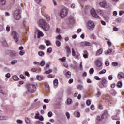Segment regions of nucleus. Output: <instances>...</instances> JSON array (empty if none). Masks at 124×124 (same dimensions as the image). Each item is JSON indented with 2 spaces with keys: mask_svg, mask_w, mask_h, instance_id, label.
<instances>
[{
  "mask_svg": "<svg viewBox=\"0 0 124 124\" xmlns=\"http://www.w3.org/2000/svg\"><path fill=\"white\" fill-rule=\"evenodd\" d=\"M38 25L41 28H42L43 30L46 31H48L50 30V25L45 22V20L43 19H40L38 21Z\"/></svg>",
  "mask_w": 124,
  "mask_h": 124,
  "instance_id": "f257e3e1",
  "label": "nucleus"
},
{
  "mask_svg": "<svg viewBox=\"0 0 124 124\" xmlns=\"http://www.w3.org/2000/svg\"><path fill=\"white\" fill-rule=\"evenodd\" d=\"M67 14H68V9L67 8H64L62 9L60 12V16L62 19L66 17Z\"/></svg>",
  "mask_w": 124,
  "mask_h": 124,
  "instance_id": "f03ea898",
  "label": "nucleus"
},
{
  "mask_svg": "<svg viewBox=\"0 0 124 124\" xmlns=\"http://www.w3.org/2000/svg\"><path fill=\"white\" fill-rule=\"evenodd\" d=\"M14 18L16 20H20L21 19V10L18 9L16 11L14 14Z\"/></svg>",
  "mask_w": 124,
  "mask_h": 124,
  "instance_id": "7ed1b4c3",
  "label": "nucleus"
},
{
  "mask_svg": "<svg viewBox=\"0 0 124 124\" xmlns=\"http://www.w3.org/2000/svg\"><path fill=\"white\" fill-rule=\"evenodd\" d=\"M12 35L16 42H18L19 41V34L15 31H13L12 32Z\"/></svg>",
  "mask_w": 124,
  "mask_h": 124,
  "instance_id": "20e7f679",
  "label": "nucleus"
},
{
  "mask_svg": "<svg viewBox=\"0 0 124 124\" xmlns=\"http://www.w3.org/2000/svg\"><path fill=\"white\" fill-rule=\"evenodd\" d=\"M87 27L89 30H91V29H93V28H94V23H93V21L89 20L88 21Z\"/></svg>",
  "mask_w": 124,
  "mask_h": 124,
  "instance_id": "39448f33",
  "label": "nucleus"
},
{
  "mask_svg": "<svg viewBox=\"0 0 124 124\" xmlns=\"http://www.w3.org/2000/svg\"><path fill=\"white\" fill-rule=\"evenodd\" d=\"M72 55L74 57V58H75V59L79 60V56H80V54L78 52H75L74 48H72Z\"/></svg>",
  "mask_w": 124,
  "mask_h": 124,
  "instance_id": "423d86ee",
  "label": "nucleus"
},
{
  "mask_svg": "<svg viewBox=\"0 0 124 124\" xmlns=\"http://www.w3.org/2000/svg\"><path fill=\"white\" fill-rule=\"evenodd\" d=\"M91 14L93 17H94V18H99V16L97 15V14H96V12H95V10H94V9H92L91 10Z\"/></svg>",
  "mask_w": 124,
  "mask_h": 124,
  "instance_id": "0eeeda50",
  "label": "nucleus"
},
{
  "mask_svg": "<svg viewBox=\"0 0 124 124\" xmlns=\"http://www.w3.org/2000/svg\"><path fill=\"white\" fill-rule=\"evenodd\" d=\"M28 89L29 92H33L34 89H35V86L32 84H29L28 86Z\"/></svg>",
  "mask_w": 124,
  "mask_h": 124,
  "instance_id": "6e6552de",
  "label": "nucleus"
},
{
  "mask_svg": "<svg viewBox=\"0 0 124 124\" xmlns=\"http://www.w3.org/2000/svg\"><path fill=\"white\" fill-rule=\"evenodd\" d=\"M37 32L38 34V38L42 37L44 36V34H43V32H42V31H41L40 30H37Z\"/></svg>",
  "mask_w": 124,
  "mask_h": 124,
  "instance_id": "1a4fd4ad",
  "label": "nucleus"
},
{
  "mask_svg": "<svg viewBox=\"0 0 124 124\" xmlns=\"http://www.w3.org/2000/svg\"><path fill=\"white\" fill-rule=\"evenodd\" d=\"M8 52L9 53L11 56H14V57L17 56V52L16 51H8Z\"/></svg>",
  "mask_w": 124,
  "mask_h": 124,
  "instance_id": "9d476101",
  "label": "nucleus"
},
{
  "mask_svg": "<svg viewBox=\"0 0 124 124\" xmlns=\"http://www.w3.org/2000/svg\"><path fill=\"white\" fill-rule=\"evenodd\" d=\"M102 52H103V49H102V48H100L96 52V56H99V55H101V54H102Z\"/></svg>",
  "mask_w": 124,
  "mask_h": 124,
  "instance_id": "9b49d317",
  "label": "nucleus"
},
{
  "mask_svg": "<svg viewBox=\"0 0 124 124\" xmlns=\"http://www.w3.org/2000/svg\"><path fill=\"white\" fill-rule=\"evenodd\" d=\"M107 83V80L105 78H104L102 80V83L101 85H100V87L102 89L104 88V84H106Z\"/></svg>",
  "mask_w": 124,
  "mask_h": 124,
  "instance_id": "f8f14e48",
  "label": "nucleus"
},
{
  "mask_svg": "<svg viewBox=\"0 0 124 124\" xmlns=\"http://www.w3.org/2000/svg\"><path fill=\"white\" fill-rule=\"evenodd\" d=\"M104 118L103 115H101V116H98L96 119L97 122L99 123V122H101V121L103 120Z\"/></svg>",
  "mask_w": 124,
  "mask_h": 124,
  "instance_id": "ddd939ff",
  "label": "nucleus"
},
{
  "mask_svg": "<svg viewBox=\"0 0 124 124\" xmlns=\"http://www.w3.org/2000/svg\"><path fill=\"white\" fill-rule=\"evenodd\" d=\"M65 49L66 51L67 54H70L71 53V50H70V48L68 46H66Z\"/></svg>",
  "mask_w": 124,
  "mask_h": 124,
  "instance_id": "4468645a",
  "label": "nucleus"
},
{
  "mask_svg": "<svg viewBox=\"0 0 124 124\" xmlns=\"http://www.w3.org/2000/svg\"><path fill=\"white\" fill-rule=\"evenodd\" d=\"M100 6H102V7H106V5H107L106 1H104L103 2L100 3Z\"/></svg>",
  "mask_w": 124,
  "mask_h": 124,
  "instance_id": "2eb2a0df",
  "label": "nucleus"
},
{
  "mask_svg": "<svg viewBox=\"0 0 124 124\" xmlns=\"http://www.w3.org/2000/svg\"><path fill=\"white\" fill-rule=\"evenodd\" d=\"M37 80L38 81H42V80H43L44 79V77H43V76H38L36 77Z\"/></svg>",
  "mask_w": 124,
  "mask_h": 124,
  "instance_id": "dca6fc26",
  "label": "nucleus"
},
{
  "mask_svg": "<svg viewBox=\"0 0 124 124\" xmlns=\"http://www.w3.org/2000/svg\"><path fill=\"white\" fill-rule=\"evenodd\" d=\"M8 118L6 116H0V121H3L4 120H7Z\"/></svg>",
  "mask_w": 124,
  "mask_h": 124,
  "instance_id": "f3484780",
  "label": "nucleus"
},
{
  "mask_svg": "<svg viewBox=\"0 0 124 124\" xmlns=\"http://www.w3.org/2000/svg\"><path fill=\"white\" fill-rule=\"evenodd\" d=\"M6 3V0H0V4L1 5H4Z\"/></svg>",
  "mask_w": 124,
  "mask_h": 124,
  "instance_id": "a211bd4d",
  "label": "nucleus"
},
{
  "mask_svg": "<svg viewBox=\"0 0 124 124\" xmlns=\"http://www.w3.org/2000/svg\"><path fill=\"white\" fill-rule=\"evenodd\" d=\"M12 78L14 81H18L19 80V78L16 75L13 76Z\"/></svg>",
  "mask_w": 124,
  "mask_h": 124,
  "instance_id": "6ab92c4d",
  "label": "nucleus"
},
{
  "mask_svg": "<svg viewBox=\"0 0 124 124\" xmlns=\"http://www.w3.org/2000/svg\"><path fill=\"white\" fill-rule=\"evenodd\" d=\"M65 75L67 77H68V76H69L68 77V78H69L70 77H71V73L68 71L65 73Z\"/></svg>",
  "mask_w": 124,
  "mask_h": 124,
  "instance_id": "aec40b11",
  "label": "nucleus"
},
{
  "mask_svg": "<svg viewBox=\"0 0 124 124\" xmlns=\"http://www.w3.org/2000/svg\"><path fill=\"white\" fill-rule=\"evenodd\" d=\"M45 43L46 44L47 46H49V45H51V42L49 40H45Z\"/></svg>",
  "mask_w": 124,
  "mask_h": 124,
  "instance_id": "412c9836",
  "label": "nucleus"
},
{
  "mask_svg": "<svg viewBox=\"0 0 124 124\" xmlns=\"http://www.w3.org/2000/svg\"><path fill=\"white\" fill-rule=\"evenodd\" d=\"M39 48L40 50H44V49H45V46H44V45H41L39 46Z\"/></svg>",
  "mask_w": 124,
  "mask_h": 124,
  "instance_id": "4be33fe9",
  "label": "nucleus"
},
{
  "mask_svg": "<svg viewBox=\"0 0 124 124\" xmlns=\"http://www.w3.org/2000/svg\"><path fill=\"white\" fill-rule=\"evenodd\" d=\"M112 120H120V117H118V116L117 115H115L114 116L112 117Z\"/></svg>",
  "mask_w": 124,
  "mask_h": 124,
  "instance_id": "5701e85b",
  "label": "nucleus"
},
{
  "mask_svg": "<svg viewBox=\"0 0 124 124\" xmlns=\"http://www.w3.org/2000/svg\"><path fill=\"white\" fill-rule=\"evenodd\" d=\"M39 115H40V114L39 112H37V113H36L35 116V119H36V120H38L39 117L40 116Z\"/></svg>",
  "mask_w": 124,
  "mask_h": 124,
  "instance_id": "b1692460",
  "label": "nucleus"
},
{
  "mask_svg": "<svg viewBox=\"0 0 124 124\" xmlns=\"http://www.w3.org/2000/svg\"><path fill=\"white\" fill-rule=\"evenodd\" d=\"M56 39H58L59 40H62V37L61 35H59L56 37Z\"/></svg>",
  "mask_w": 124,
  "mask_h": 124,
  "instance_id": "393cba45",
  "label": "nucleus"
},
{
  "mask_svg": "<svg viewBox=\"0 0 124 124\" xmlns=\"http://www.w3.org/2000/svg\"><path fill=\"white\" fill-rule=\"evenodd\" d=\"M122 86H123V83H122V82H121V81L118 82V84H117V87L118 88H122Z\"/></svg>",
  "mask_w": 124,
  "mask_h": 124,
  "instance_id": "a878e982",
  "label": "nucleus"
},
{
  "mask_svg": "<svg viewBox=\"0 0 124 124\" xmlns=\"http://www.w3.org/2000/svg\"><path fill=\"white\" fill-rule=\"evenodd\" d=\"M58 84H59V81H58V79H55L54 81V86H58Z\"/></svg>",
  "mask_w": 124,
  "mask_h": 124,
  "instance_id": "bb28decb",
  "label": "nucleus"
},
{
  "mask_svg": "<svg viewBox=\"0 0 124 124\" xmlns=\"http://www.w3.org/2000/svg\"><path fill=\"white\" fill-rule=\"evenodd\" d=\"M112 65L113 66H118V62H112Z\"/></svg>",
  "mask_w": 124,
  "mask_h": 124,
  "instance_id": "cd10ccee",
  "label": "nucleus"
},
{
  "mask_svg": "<svg viewBox=\"0 0 124 124\" xmlns=\"http://www.w3.org/2000/svg\"><path fill=\"white\" fill-rule=\"evenodd\" d=\"M6 30L7 32H9L10 31V26L7 25L6 28Z\"/></svg>",
  "mask_w": 124,
  "mask_h": 124,
  "instance_id": "c85d7f7f",
  "label": "nucleus"
},
{
  "mask_svg": "<svg viewBox=\"0 0 124 124\" xmlns=\"http://www.w3.org/2000/svg\"><path fill=\"white\" fill-rule=\"evenodd\" d=\"M38 55L39 56H40L41 57L42 56H44V53L43 52V51H40L38 52Z\"/></svg>",
  "mask_w": 124,
  "mask_h": 124,
  "instance_id": "c756f323",
  "label": "nucleus"
},
{
  "mask_svg": "<svg viewBox=\"0 0 124 124\" xmlns=\"http://www.w3.org/2000/svg\"><path fill=\"white\" fill-rule=\"evenodd\" d=\"M56 45L58 46V47H60L61 46V42L60 41H56Z\"/></svg>",
  "mask_w": 124,
  "mask_h": 124,
  "instance_id": "7c9ffc66",
  "label": "nucleus"
},
{
  "mask_svg": "<svg viewBox=\"0 0 124 124\" xmlns=\"http://www.w3.org/2000/svg\"><path fill=\"white\" fill-rule=\"evenodd\" d=\"M59 60H60V61H61L62 62H65V61L66 60V57H63L62 58H60Z\"/></svg>",
  "mask_w": 124,
  "mask_h": 124,
  "instance_id": "2f4dec72",
  "label": "nucleus"
},
{
  "mask_svg": "<svg viewBox=\"0 0 124 124\" xmlns=\"http://www.w3.org/2000/svg\"><path fill=\"white\" fill-rule=\"evenodd\" d=\"M40 64L41 66H44V65H45V61L42 60Z\"/></svg>",
  "mask_w": 124,
  "mask_h": 124,
  "instance_id": "473e14b6",
  "label": "nucleus"
},
{
  "mask_svg": "<svg viewBox=\"0 0 124 124\" xmlns=\"http://www.w3.org/2000/svg\"><path fill=\"white\" fill-rule=\"evenodd\" d=\"M25 122L27 124H30V123H31V120H30V118H25Z\"/></svg>",
  "mask_w": 124,
  "mask_h": 124,
  "instance_id": "72a5a7b5",
  "label": "nucleus"
},
{
  "mask_svg": "<svg viewBox=\"0 0 124 124\" xmlns=\"http://www.w3.org/2000/svg\"><path fill=\"white\" fill-rule=\"evenodd\" d=\"M105 72H106V70L105 69H103L99 72V74H104Z\"/></svg>",
  "mask_w": 124,
  "mask_h": 124,
  "instance_id": "f704fd0d",
  "label": "nucleus"
},
{
  "mask_svg": "<svg viewBox=\"0 0 124 124\" xmlns=\"http://www.w3.org/2000/svg\"><path fill=\"white\" fill-rule=\"evenodd\" d=\"M17 60H13L11 62V64H15V63H17Z\"/></svg>",
  "mask_w": 124,
  "mask_h": 124,
  "instance_id": "c9c22d12",
  "label": "nucleus"
},
{
  "mask_svg": "<svg viewBox=\"0 0 124 124\" xmlns=\"http://www.w3.org/2000/svg\"><path fill=\"white\" fill-rule=\"evenodd\" d=\"M93 72H94V70L93 69V68H91L90 69V70H89L90 74H93Z\"/></svg>",
  "mask_w": 124,
  "mask_h": 124,
  "instance_id": "e433bc0d",
  "label": "nucleus"
},
{
  "mask_svg": "<svg viewBox=\"0 0 124 124\" xmlns=\"http://www.w3.org/2000/svg\"><path fill=\"white\" fill-rule=\"evenodd\" d=\"M97 12L98 13H99L102 16H103L104 14L103 11H102L101 10H98Z\"/></svg>",
  "mask_w": 124,
  "mask_h": 124,
  "instance_id": "4c0bfd02",
  "label": "nucleus"
},
{
  "mask_svg": "<svg viewBox=\"0 0 124 124\" xmlns=\"http://www.w3.org/2000/svg\"><path fill=\"white\" fill-rule=\"evenodd\" d=\"M3 29H4L3 25H0V32L3 31Z\"/></svg>",
  "mask_w": 124,
  "mask_h": 124,
  "instance_id": "58836bf2",
  "label": "nucleus"
},
{
  "mask_svg": "<svg viewBox=\"0 0 124 124\" xmlns=\"http://www.w3.org/2000/svg\"><path fill=\"white\" fill-rule=\"evenodd\" d=\"M52 69H50L48 71H46L45 72V73H46V74H49L50 73H51V72H52Z\"/></svg>",
  "mask_w": 124,
  "mask_h": 124,
  "instance_id": "ea45409f",
  "label": "nucleus"
},
{
  "mask_svg": "<svg viewBox=\"0 0 124 124\" xmlns=\"http://www.w3.org/2000/svg\"><path fill=\"white\" fill-rule=\"evenodd\" d=\"M96 65L98 67H101V65H102V63H101L100 62H98L96 63Z\"/></svg>",
  "mask_w": 124,
  "mask_h": 124,
  "instance_id": "a19ab883",
  "label": "nucleus"
},
{
  "mask_svg": "<svg viewBox=\"0 0 124 124\" xmlns=\"http://www.w3.org/2000/svg\"><path fill=\"white\" fill-rule=\"evenodd\" d=\"M19 55L20 56H23V55H25V51L24 50H21L19 52Z\"/></svg>",
  "mask_w": 124,
  "mask_h": 124,
  "instance_id": "79ce46f5",
  "label": "nucleus"
},
{
  "mask_svg": "<svg viewBox=\"0 0 124 124\" xmlns=\"http://www.w3.org/2000/svg\"><path fill=\"white\" fill-rule=\"evenodd\" d=\"M80 44L81 46H86V41L81 42Z\"/></svg>",
  "mask_w": 124,
  "mask_h": 124,
  "instance_id": "37998d69",
  "label": "nucleus"
},
{
  "mask_svg": "<svg viewBox=\"0 0 124 124\" xmlns=\"http://www.w3.org/2000/svg\"><path fill=\"white\" fill-rule=\"evenodd\" d=\"M38 120H39V121H44V118H43V116H40V117H39V119H38Z\"/></svg>",
  "mask_w": 124,
  "mask_h": 124,
  "instance_id": "c03bdc74",
  "label": "nucleus"
},
{
  "mask_svg": "<svg viewBox=\"0 0 124 124\" xmlns=\"http://www.w3.org/2000/svg\"><path fill=\"white\" fill-rule=\"evenodd\" d=\"M85 46H91V43L85 41Z\"/></svg>",
  "mask_w": 124,
  "mask_h": 124,
  "instance_id": "a18cd8bd",
  "label": "nucleus"
},
{
  "mask_svg": "<svg viewBox=\"0 0 124 124\" xmlns=\"http://www.w3.org/2000/svg\"><path fill=\"white\" fill-rule=\"evenodd\" d=\"M72 101V100L71 99H67V104H71Z\"/></svg>",
  "mask_w": 124,
  "mask_h": 124,
  "instance_id": "49530a36",
  "label": "nucleus"
},
{
  "mask_svg": "<svg viewBox=\"0 0 124 124\" xmlns=\"http://www.w3.org/2000/svg\"><path fill=\"white\" fill-rule=\"evenodd\" d=\"M31 71H32V72H37L38 70L36 68H33L31 69Z\"/></svg>",
  "mask_w": 124,
  "mask_h": 124,
  "instance_id": "de8ad7c7",
  "label": "nucleus"
},
{
  "mask_svg": "<svg viewBox=\"0 0 124 124\" xmlns=\"http://www.w3.org/2000/svg\"><path fill=\"white\" fill-rule=\"evenodd\" d=\"M66 116L67 119H70V114H69V113L66 112Z\"/></svg>",
  "mask_w": 124,
  "mask_h": 124,
  "instance_id": "09e8293b",
  "label": "nucleus"
},
{
  "mask_svg": "<svg viewBox=\"0 0 124 124\" xmlns=\"http://www.w3.org/2000/svg\"><path fill=\"white\" fill-rule=\"evenodd\" d=\"M105 64L106 66H109V65H110V62H109V61H106Z\"/></svg>",
  "mask_w": 124,
  "mask_h": 124,
  "instance_id": "8fccbe9b",
  "label": "nucleus"
},
{
  "mask_svg": "<svg viewBox=\"0 0 124 124\" xmlns=\"http://www.w3.org/2000/svg\"><path fill=\"white\" fill-rule=\"evenodd\" d=\"M91 101H90V100H88L87 101H86V104L88 106H89V105H91Z\"/></svg>",
  "mask_w": 124,
  "mask_h": 124,
  "instance_id": "3c124183",
  "label": "nucleus"
},
{
  "mask_svg": "<svg viewBox=\"0 0 124 124\" xmlns=\"http://www.w3.org/2000/svg\"><path fill=\"white\" fill-rule=\"evenodd\" d=\"M53 114L52 113V112L51 111H49L48 113V116L49 117V118H51V117H52Z\"/></svg>",
  "mask_w": 124,
  "mask_h": 124,
  "instance_id": "603ef678",
  "label": "nucleus"
},
{
  "mask_svg": "<svg viewBox=\"0 0 124 124\" xmlns=\"http://www.w3.org/2000/svg\"><path fill=\"white\" fill-rule=\"evenodd\" d=\"M33 64H34L35 65H39L40 63L36 61H35L33 62Z\"/></svg>",
  "mask_w": 124,
  "mask_h": 124,
  "instance_id": "864d4df0",
  "label": "nucleus"
},
{
  "mask_svg": "<svg viewBox=\"0 0 124 124\" xmlns=\"http://www.w3.org/2000/svg\"><path fill=\"white\" fill-rule=\"evenodd\" d=\"M47 53H52V48L49 47L47 50Z\"/></svg>",
  "mask_w": 124,
  "mask_h": 124,
  "instance_id": "5fc2aeb1",
  "label": "nucleus"
},
{
  "mask_svg": "<svg viewBox=\"0 0 124 124\" xmlns=\"http://www.w3.org/2000/svg\"><path fill=\"white\" fill-rule=\"evenodd\" d=\"M45 17L47 19V21H50V16L48 15L45 16Z\"/></svg>",
  "mask_w": 124,
  "mask_h": 124,
  "instance_id": "6e6d98bb",
  "label": "nucleus"
},
{
  "mask_svg": "<svg viewBox=\"0 0 124 124\" xmlns=\"http://www.w3.org/2000/svg\"><path fill=\"white\" fill-rule=\"evenodd\" d=\"M63 66H64V67H66V68H68V64L66 63H63Z\"/></svg>",
  "mask_w": 124,
  "mask_h": 124,
  "instance_id": "4d7b16f0",
  "label": "nucleus"
},
{
  "mask_svg": "<svg viewBox=\"0 0 124 124\" xmlns=\"http://www.w3.org/2000/svg\"><path fill=\"white\" fill-rule=\"evenodd\" d=\"M113 51L112 49H108L107 51V54H110V53H111V52Z\"/></svg>",
  "mask_w": 124,
  "mask_h": 124,
  "instance_id": "13d9d810",
  "label": "nucleus"
},
{
  "mask_svg": "<svg viewBox=\"0 0 124 124\" xmlns=\"http://www.w3.org/2000/svg\"><path fill=\"white\" fill-rule=\"evenodd\" d=\"M17 124H22L23 123V121L21 120H17Z\"/></svg>",
  "mask_w": 124,
  "mask_h": 124,
  "instance_id": "bf43d9fd",
  "label": "nucleus"
},
{
  "mask_svg": "<svg viewBox=\"0 0 124 124\" xmlns=\"http://www.w3.org/2000/svg\"><path fill=\"white\" fill-rule=\"evenodd\" d=\"M94 78L96 80H97L98 81L100 80V78H99V77L98 76H95Z\"/></svg>",
  "mask_w": 124,
  "mask_h": 124,
  "instance_id": "052dcab7",
  "label": "nucleus"
},
{
  "mask_svg": "<svg viewBox=\"0 0 124 124\" xmlns=\"http://www.w3.org/2000/svg\"><path fill=\"white\" fill-rule=\"evenodd\" d=\"M35 1L37 2V3H38V4H39V3H40V2H42V0H35Z\"/></svg>",
  "mask_w": 124,
  "mask_h": 124,
  "instance_id": "680f3d73",
  "label": "nucleus"
},
{
  "mask_svg": "<svg viewBox=\"0 0 124 124\" xmlns=\"http://www.w3.org/2000/svg\"><path fill=\"white\" fill-rule=\"evenodd\" d=\"M118 77L119 79H123V76L121 75V74H118Z\"/></svg>",
  "mask_w": 124,
  "mask_h": 124,
  "instance_id": "e2e57ef3",
  "label": "nucleus"
},
{
  "mask_svg": "<svg viewBox=\"0 0 124 124\" xmlns=\"http://www.w3.org/2000/svg\"><path fill=\"white\" fill-rule=\"evenodd\" d=\"M73 83V79L70 78L69 80V84H72Z\"/></svg>",
  "mask_w": 124,
  "mask_h": 124,
  "instance_id": "0e129e2a",
  "label": "nucleus"
},
{
  "mask_svg": "<svg viewBox=\"0 0 124 124\" xmlns=\"http://www.w3.org/2000/svg\"><path fill=\"white\" fill-rule=\"evenodd\" d=\"M108 79L109 80H112L113 79V76L111 75H109L108 77Z\"/></svg>",
  "mask_w": 124,
  "mask_h": 124,
  "instance_id": "69168bd1",
  "label": "nucleus"
},
{
  "mask_svg": "<svg viewBox=\"0 0 124 124\" xmlns=\"http://www.w3.org/2000/svg\"><path fill=\"white\" fill-rule=\"evenodd\" d=\"M89 54H83V56L85 59H87L88 58V56Z\"/></svg>",
  "mask_w": 124,
  "mask_h": 124,
  "instance_id": "338daca9",
  "label": "nucleus"
},
{
  "mask_svg": "<svg viewBox=\"0 0 124 124\" xmlns=\"http://www.w3.org/2000/svg\"><path fill=\"white\" fill-rule=\"evenodd\" d=\"M43 124V123L40 121H37L36 122V124Z\"/></svg>",
  "mask_w": 124,
  "mask_h": 124,
  "instance_id": "774afa93",
  "label": "nucleus"
}]
</instances>
